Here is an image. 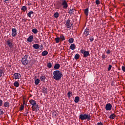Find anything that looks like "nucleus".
I'll list each match as a JSON object with an SVG mask.
<instances>
[{
  "mask_svg": "<svg viewBox=\"0 0 125 125\" xmlns=\"http://www.w3.org/2000/svg\"><path fill=\"white\" fill-rule=\"evenodd\" d=\"M32 46L35 49H39L40 48V45L37 43L34 44Z\"/></svg>",
  "mask_w": 125,
  "mask_h": 125,
  "instance_id": "obj_17",
  "label": "nucleus"
},
{
  "mask_svg": "<svg viewBox=\"0 0 125 125\" xmlns=\"http://www.w3.org/2000/svg\"><path fill=\"white\" fill-rule=\"evenodd\" d=\"M43 48V45L41 44L40 46V49L42 50Z\"/></svg>",
  "mask_w": 125,
  "mask_h": 125,
  "instance_id": "obj_49",
  "label": "nucleus"
},
{
  "mask_svg": "<svg viewBox=\"0 0 125 125\" xmlns=\"http://www.w3.org/2000/svg\"><path fill=\"white\" fill-rule=\"evenodd\" d=\"M89 38V41H90V42H92L94 41V38L93 37V36H90Z\"/></svg>",
  "mask_w": 125,
  "mask_h": 125,
  "instance_id": "obj_39",
  "label": "nucleus"
},
{
  "mask_svg": "<svg viewBox=\"0 0 125 125\" xmlns=\"http://www.w3.org/2000/svg\"><path fill=\"white\" fill-rule=\"evenodd\" d=\"M55 41L56 42V43H59V42H60L61 40L60 39V38L57 37L55 38Z\"/></svg>",
  "mask_w": 125,
  "mask_h": 125,
  "instance_id": "obj_29",
  "label": "nucleus"
},
{
  "mask_svg": "<svg viewBox=\"0 0 125 125\" xmlns=\"http://www.w3.org/2000/svg\"><path fill=\"white\" fill-rule=\"evenodd\" d=\"M72 25H73V23H72L71 24V20H67L66 21V22H65V26H66L67 29H69V30H71V27H72Z\"/></svg>",
  "mask_w": 125,
  "mask_h": 125,
  "instance_id": "obj_6",
  "label": "nucleus"
},
{
  "mask_svg": "<svg viewBox=\"0 0 125 125\" xmlns=\"http://www.w3.org/2000/svg\"><path fill=\"white\" fill-rule=\"evenodd\" d=\"M29 103L32 106H36L37 105V102L34 100H30Z\"/></svg>",
  "mask_w": 125,
  "mask_h": 125,
  "instance_id": "obj_14",
  "label": "nucleus"
},
{
  "mask_svg": "<svg viewBox=\"0 0 125 125\" xmlns=\"http://www.w3.org/2000/svg\"><path fill=\"white\" fill-rule=\"evenodd\" d=\"M28 114H29V112H28V111H26L25 112V113L24 114V116H28L27 115H28Z\"/></svg>",
  "mask_w": 125,
  "mask_h": 125,
  "instance_id": "obj_50",
  "label": "nucleus"
},
{
  "mask_svg": "<svg viewBox=\"0 0 125 125\" xmlns=\"http://www.w3.org/2000/svg\"><path fill=\"white\" fill-rule=\"evenodd\" d=\"M0 115H3V111H1V109H0Z\"/></svg>",
  "mask_w": 125,
  "mask_h": 125,
  "instance_id": "obj_46",
  "label": "nucleus"
},
{
  "mask_svg": "<svg viewBox=\"0 0 125 125\" xmlns=\"http://www.w3.org/2000/svg\"><path fill=\"white\" fill-rule=\"evenodd\" d=\"M106 53H107V54H110L111 53V50H110L109 49L107 50Z\"/></svg>",
  "mask_w": 125,
  "mask_h": 125,
  "instance_id": "obj_45",
  "label": "nucleus"
},
{
  "mask_svg": "<svg viewBox=\"0 0 125 125\" xmlns=\"http://www.w3.org/2000/svg\"><path fill=\"white\" fill-rule=\"evenodd\" d=\"M23 104H25V102H23Z\"/></svg>",
  "mask_w": 125,
  "mask_h": 125,
  "instance_id": "obj_54",
  "label": "nucleus"
},
{
  "mask_svg": "<svg viewBox=\"0 0 125 125\" xmlns=\"http://www.w3.org/2000/svg\"><path fill=\"white\" fill-rule=\"evenodd\" d=\"M96 125H103V123L101 122L98 123Z\"/></svg>",
  "mask_w": 125,
  "mask_h": 125,
  "instance_id": "obj_48",
  "label": "nucleus"
},
{
  "mask_svg": "<svg viewBox=\"0 0 125 125\" xmlns=\"http://www.w3.org/2000/svg\"><path fill=\"white\" fill-rule=\"evenodd\" d=\"M69 48L71 49V50H74L76 49V45L75 44H71Z\"/></svg>",
  "mask_w": 125,
  "mask_h": 125,
  "instance_id": "obj_21",
  "label": "nucleus"
},
{
  "mask_svg": "<svg viewBox=\"0 0 125 125\" xmlns=\"http://www.w3.org/2000/svg\"><path fill=\"white\" fill-rule=\"evenodd\" d=\"M12 37H16L17 36V30H16V28H12Z\"/></svg>",
  "mask_w": 125,
  "mask_h": 125,
  "instance_id": "obj_9",
  "label": "nucleus"
},
{
  "mask_svg": "<svg viewBox=\"0 0 125 125\" xmlns=\"http://www.w3.org/2000/svg\"><path fill=\"white\" fill-rule=\"evenodd\" d=\"M46 78L45 77V76H44V75H41V77H40V80L41 81V82H44L45 81V79Z\"/></svg>",
  "mask_w": 125,
  "mask_h": 125,
  "instance_id": "obj_24",
  "label": "nucleus"
},
{
  "mask_svg": "<svg viewBox=\"0 0 125 125\" xmlns=\"http://www.w3.org/2000/svg\"><path fill=\"white\" fill-rule=\"evenodd\" d=\"M58 5L59 8L62 7L63 9H67L68 6V1L66 0H61V1L59 2Z\"/></svg>",
  "mask_w": 125,
  "mask_h": 125,
  "instance_id": "obj_3",
  "label": "nucleus"
},
{
  "mask_svg": "<svg viewBox=\"0 0 125 125\" xmlns=\"http://www.w3.org/2000/svg\"><path fill=\"white\" fill-rule=\"evenodd\" d=\"M38 32L39 31L36 28H34L32 29V33H34V34H38Z\"/></svg>",
  "mask_w": 125,
  "mask_h": 125,
  "instance_id": "obj_35",
  "label": "nucleus"
},
{
  "mask_svg": "<svg viewBox=\"0 0 125 125\" xmlns=\"http://www.w3.org/2000/svg\"><path fill=\"white\" fill-rule=\"evenodd\" d=\"M124 6H125V4H124Z\"/></svg>",
  "mask_w": 125,
  "mask_h": 125,
  "instance_id": "obj_55",
  "label": "nucleus"
},
{
  "mask_svg": "<svg viewBox=\"0 0 125 125\" xmlns=\"http://www.w3.org/2000/svg\"><path fill=\"white\" fill-rule=\"evenodd\" d=\"M68 13L70 14V15H72V14H74V12H75V9H68Z\"/></svg>",
  "mask_w": 125,
  "mask_h": 125,
  "instance_id": "obj_16",
  "label": "nucleus"
},
{
  "mask_svg": "<svg viewBox=\"0 0 125 125\" xmlns=\"http://www.w3.org/2000/svg\"><path fill=\"white\" fill-rule=\"evenodd\" d=\"M122 71H124V72H125V66H123L122 67Z\"/></svg>",
  "mask_w": 125,
  "mask_h": 125,
  "instance_id": "obj_47",
  "label": "nucleus"
},
{
  "mask_svg": "<svg viewBox=\"0 0 125 125\" xmlns=\"http://www.w3.org/2000/svg\"><path fill=\"white\" fill-rule=\"evenodd\" d=\"M95 2L97 5H99V4H100V0H96Z\"/></svg>",
  "mask_w": 125,
  "mask_h": 125,
  "instance_id": "obj_42",
  "label": "nucleus"
},
{
  "mask_svg": "<svg viewBox=\"0 0 125 125\" xmlns=\"http://www.w3.org/2000/svg\"><path fill=\"white\" fill-rule=\"evenodd\" d=\"M59 68H60V64L59 63H56L55 64L54 67V69H55V70H59Z\"/></svg>",
  "mask_w": 125,
  "mask_h": 125,
  "instance_id": "obj_20",
  "label": "nucleus"
},
{
  "mask_svg": "<svg viewBox=\"0 0 125 125\" xmlns=\"http://www.w3.org/2000/svg\"><path fill=\"white\" fill-rule=\"evenodd\" d=\"M47 67L49 68V69H50L52 67V64H51V62L47 63Z\"/></svg>",
  "mask_w": 125,
  "mask_h": 125,
  "instance_id": "obj_34",
  "label": "nucleus"
},
{
  "mask_svg": "<svg viewBox=\"0 0 125 125\" xmlns=\"http://www.w3.org/2000/svg\"><path fill=\"white\" fill-rule=\"evenodd\" d=\"M2 75H4V69H0V78L2 76Z\"/></svg>",
  "mask_w": 125,
  "mask_h": 125,
  "instance_id": "obj_22",
  "label": "nucleus"
},
{
  "mask_svg": "<svg viewBox=\"0 0 125 125\" xmlns=\"http://www.w3.org/2000/svg\"><path fill=\"white\" fill-rule=\"evenodd\" d=\"M10 106V105L8 102L4 103L3 107H4V108H9Z\"/></svg>",
  "mask_w": 125,
  "mask_h": 125,
  "instance_id": "obj_15",
  "label": "nucleus"
},
{
  "mask_svg": "<svg viewBox=\"0 0 125 125\" xmlns=\"http://www.w3.org/2000/svg\"><path fill=\"white\" fill-rule=\"evenodd\" d=\"M111 85H112V86H114V82H112L111 83Z\"/></svg>",
  "mask_w": 125,
  "mask_h": 125,
  "instance_id": "obj_52",
  "label": "nucleus"
},
{
  "mask_svg": "<svg viewBox=\"0 0 125 125\" xmlns=\"http://www.w3.org/2000/svg\"><path fill=\"white\" fill-rule=\"evenodd\" d=\"M81 52L82 53V54L83 55V57L85 58H86V57H88V56H89V51H85L84 49H81Z\"/></svg>",
  "mask_w": 125,
  "mask_h": 125,
  "instance_id": "obj_5",
  "label": "nucleus"
},
{
  "mask_svg": "<svg viewBox=\"0 0 125 125\" xmlns=\"http://www.w3.org/2000/svg\"><path fill=\"white\" fill-rule=\"evenodd\" d=\"M21 78V75L18 73H15L14 74V78L16 80L20 79Z\"/></svg>",
  "mask_w": 125,
  "mask_h": 125,
  "instance_id": "obj_11",
  "label": "nucleus"
},
{
  "mask_svg": "<svg viewBox=\"0 0 125 125\" xmlns=\"http://www.w3.org/2000/svg\"><path fill=\"white\" fill-rule=\"evenodd\" d=\"M74 59L76 60H78V59H80V54H76L75 56H74Z\"/></svg>",
  "mask_w": 125,
  "mask_h": 125,
  "instance_id": "obj_32",
  "label": "nucleus"
},
{
  "mask_svg": "<svg viewBox=\"0 0 125 125\" xmlns=\"http://www.w3.org/2000/svg\"><path fill=\"white\" fill-rule=\"evenodd\" d=\"M3 104V101L2 100H0V107L2 106V104Z\"/></svg>",
  "mask_w": 125,
  "mask_h": 125,
  "instance_id": "obj_43",
  "label": "nucleus"
},
{
  "mask_svg": "<svg viewBox=\"0 0 125 125\" xmlns=\"http://www.w3.org/2000/svg\"><path fill=\"white\" fill-rule=\"evenodd\" d=\"M24 110V105L22 104L21 106L20 107V111H23Z\"/></svg>",
  "mask_w": 125,
  "mask_h": 125,
  "instance_id": "obj_40",
  "label": "nucleus"
},
{
  "mask_svg": "<svg viewBox=\"0 0 125 125\" xmlns=\"http://www.w3.org/2000/svg\"><path fill=\"white\" fill-rule=\"evenodd\" d=\"M79 101H80V97H79V96L75 97V98L74 99L75 103H79Z\"/></svg>",
  "mask_w": 125,
  "mask_h": 125,
  "instance_id": "obj_23",
  "label": "nucleus"
},
{
  "mask_svg": "<svg viewBox=\"0 0 125 125\" xmlns=\"http://www.w3.org/2000/svg\"><path fill=\"white\" fill-rule=\"evenodd\" d=\"M84 35L85 37H87L89 35V29H85L84 31Z\"/></svg>",
  "mask_w": 125,
  "mask_h": 125,
  "instance_id": "obj_13",
  "label": "nucleus"
},
{
  "mask_svg": "<svg viewBox=\"0 0 125 125\" xmlns=\"http://www.w3.org/2000/svg\"><path fill=\"white\" fill-rule=\"evenodd\" d=\"M42 90L43 93H47V88L46 87L43 86Z\"/></svg>",
  "mask_w": 125,
  "mask_h": 125,
  "instance_id": "obj_18",
  "label": "nucleus"
},
{
  "mask_svg": "<svg viewBox=\"0 0 125 125\" xmlns=\"http://www.w3.org/2000/svg\"><path fill=\"white\" fill-rule=\"evenodd\" d=\"M29 58V56L25 55L23 58L21 59V62L24 66H26L29 63V61L27 60L28 58Z\"/></svg>",
  "mask_w": 125,
  "mask_h": 125,
  "instance_id": "obj_4",
  "label": "nucleus"
},
{
  "mask_svg": "<svg viewBox=\"0 0 125 125\" xmlns=\"http://www.w3.org/2000/svg\"><path fill=\"white\" fill-rule=\"evenodd\" d=\"M105 109L106 111H111L112 110V104H107L105 105Z\"/></svg>",
  "mask_w": 125,
  "mask_h": 125,
  "instance_id": "obj_8",
  "label": "nucleus"
},
{
  "mask_svg": "<svg viewBox=\"0 0 125 125\" xmlns=\"http://www.w3.org/2000/svg\"><path fill=\"white\" fill-rule=\"evenodd\" d=\"M53 78L55 81H60L63 77V74L62 72L60 70H55L53 73Z\"/></svg>",
  "mask_w": 125,
  "mask_h": 125,
  "instance_id": "obj_1",
  "label": "nucleus"
},
{
  "mask_svg": "<svg viewBox=\"0 0 125 125\" xmlns=\"http://www.w3.org/2000/svg\"><path fill=\"white\" fill-rule=\"evenodd\" d=\"M32 108L33 111H34V112H38V110H40V107H39V105H37V104L32 106Z\"/></svg>",
  "mask_w": 125,
  "mask_h": 125,
  "instance_id": "obj_10",
  "label": "nucleus"
},
{
  "mask_svg": "<svg viewBox=\"0 0 125 125\" xmlns=\"http://www.w3.org/2000/svg\"><path fill=\"white\" fill-rule=\"evenodd\" d=\"M115 118H116V115L114 113L111 114L109 116V119H110V120H114V119H115Z\"/></svg>",
  "mask_w": 125,
  "mask_h": 125,
  "instance_id": "obj_25",
  "label": "nucleus"
},
{
  "mask_svg": "<svg viewBox=\"0 0 125 125\" xmlns=\"http://www.w3.org/2000/svg\"><path fill=\"white\" fill-rule=\"evenodd\" d=\"M47 54H48V52H47L46 50H45L42 53V56H46Z\"/></svg>",
  "mask_w": 125,
  "mask_h": 125,
  "instance_id": "obj_26",
  "label": "nucleus"
},
{
  "mask_svg": "<svg viewBox=\"0 0 125 125\" xmlns=\"http://www.w3.org/2000/svg\"><path fill=\"white\" fill-rule=\"evenodd\" d=\"M84 14L86 16H88V8H86L84 11Z\"/></svg>",
  "mask_w": 125,
  "mask_h": 125,
  "instance_id": "obj_27",
  "label": "nucleus"
},
{
  "mask_svg": "<svg viewBox=\"0 0 125 125\" xmlns=\"http://www.w3.org/2000/svg\"><path fill=\"white\" fill-rule=\"evenodd\" d=\"M21 10H22V11L25 12L26 10H27V7H26V6H23L21 7Z\"/></svg>",
  "mask_w": 125,
  "mask_h": 125,
  "instance_id": "obj_38",
  "label": "nucleus"
},
{
  "mask_svg": "<svg viewBox=\"0 0 125 125\" xmlns=\"http://www.w3.org/2000/svg\"><path fill=\"white\" fill-rule=\"evenodd\" d=\"M6 43L10 48H12L13 47V43H12V40L11 39H8L6 41Z\"/></svg>",
  "mask_w": 125,
  "mask_h": 125,
  "instance_id": "obj_7",
  "label": "nucleus"
},
{
  "mask_svg": "<svg viewBox=\"0 0 125 125\" xmlns=\"http://www.w3.org/2000/svg\"><path fill=\"white\" fill-rule=\"evenodd\" d=\"M102 57L103 59H104V60H105V59H106V58H107V57L106 56V55H105V54H103L102 56Z\"/></svg>",
  "mask_w": 125,
  "mask_h": 125,
  "instance_id": "obj_41",
  "label": "nucleus"
},
{
  "mask_svg": "<svg viewBox=\"0 0 125 125\" xmlns=\"http://www.w3.org/2000/svg\"><path fill=\"white\" fill-rule=\"evenodd\" d=\"M73 94V93L71 91H69L67 93V97L68 98H71V95H72Z\"/></svg>",
  "mask_w": 125,
  "mask_h": 125,
  "instance_id": "obj_33",
  "label": "nucleus"
},
{
  "mask_svg": "<svg viewBox=\"0 0 125 125\" xmlns=\"http://www.w3.org/2000/svg\"><path fill=\"white\" fill-rule=\"evenodd\" d=\"M68 42L69 43H73L74 42V39L73 38H70L68 40Z\"/></svg>",
  "mask_w": 125,
  "mask_h": 125,
  "instance_id": "obj_36",
  "label": "nucleus"
},
{
  "mask_svg": "<svg viewBox=\"0 0 125 125\" xmlns=\"http://www.w3.org/2000/svg\"><path fill=\"white\" fill-rule=\"evenodd\" d=\"M14 85L16 87H19L20 85L19 83H18L17 81H16L15 83H14Z\"/></svg>",
  "mask_w": 125,
  "mask_h": 125,
  "instance_id": "obj_31",
  "label": "nucleus"
},
{
  "mask_svg": "<svg viewBox=\"0 0 125 125\" xmlns=\"http://www.w3.org/2000/svg\"><path fill=\"white\" fill-rule=\"evenodd\" d=\"M59 15H60L59 13H58V12H56L54 14V17L55 18H58V17H59Z\"/></svg>",
  "mask_w": 125,
  "mask_h": 125,
  "instance_id": "obj_28",
  "label": "nucleus"
},
{
  "mask_svg": "<svg viewBox=\"0 0 125 125\" xmlns=\"http://www.w3.org/2000/svg\"><path fill=\"white\" fill-rule=\"evenodd\" d=\"M9 0H4V2H5V1H9Z\"/></svg>",
  "mask_w": 125,
  "mask_h": 125,
  "instance_id": "obj_53",
  "label": "nucleus"
},
{
  "mask_svg": "<svg viewBox=\"0 0 125 125\" xmlns=\"http://www.w3.org/2000/svg\"><path fill=\"white\" fill-rule=\"evenodd\" d=\"M27 15L29 18H31V17H34V12L30 11L28 14Z\"/></svg>",
  "mask_w": 125,
  "mask_h": 125,
  "instance_id": "obj_19",
  "label": "nucleus"
},
{
  "mask_svg": "<svg viewBox=\"0 0 125 125\" xmlns=\"http://www.w3.org/2000/svg\"><path fill=\"white\" fill-rule=\"evenodd\" d=\"M79 119L81 121H89L91 120V116L89 114H81L79 115Z\"/></svg>",
  "mask_w": 125,
  "mask_h": 125,
  "instance_id": "obj_2",
  "label": "nucleus"
},
{
  "mask_svg": "<svg viewBox=\"0 0 125 125\" xmlns=\"http://www.w3.org/2000/svg\"><path fill=\"white\" fill-rule=\"evenodd\" d=\"M34 41V36L33 35L30 36L27 39V42H32Z\"/></svg>",
  "mask_w": 125,
  "mask_h": 125,
  "instance_id": "obj_12",
  "label": "nucleus"
},
{
  "mask_svg": "<svg viewBox=\"0 0 125 125\" xmlns=\"http://www.w3.org/2000/svg\"><path fill=\"white\" fill-rule=\"evenodd\" d=\"M60 37V40L61 41H65V36H64V35L61 34Z\"/></svg>",
  "mask_w": 125,
  "mask_h": 125,
  "instance_id": "obj_30",
  "label": "nucleus"
},
{
  "mask_svg": "<svg viewBox=\"0 0 125 125\" xmlns=\"http://www.w3.org/2000/svg\"><path fill=\"white\" fill-rule=\"evenodd\" d=\"M22 21H24V22H26V21H27V19H23Z\"/></svg>",
  "mask_w": 125,
  "mask_h": 125,
  "instance_id": "obj_51",
  "label": "nucleus"
},
{
  "mask_svg": "<svg viewBox=\"0 0 125 125\" xmlns=\"http://www.w3.org/2000/svg\"><path fill=\"white\" fill-rule=\"evenodd\" d=\"M112 69V65H109L108 68V71H111V69Z\"/></svg>",
  "mask_w": 125,
  "mask_h": 125,
  "instance_id": "obj_44",
  "label": "nucleus"
},
{
  "mask_svg": "<svg viewBox=\"0 0 125 125\" xmlns=\"http://www.w3.org/2000/svg\"><path fill=\"white\" fill-rule=\"evenodd\" d=\"M35 83L36 84V85H38V84H39V83H40V79H37L35 80Z\"/></svg>",
  "mask_w": 125,
  "mask_h": 125,
  "instance_id": "obj_37",
  "label": "nucleus"
}]
</instances>
